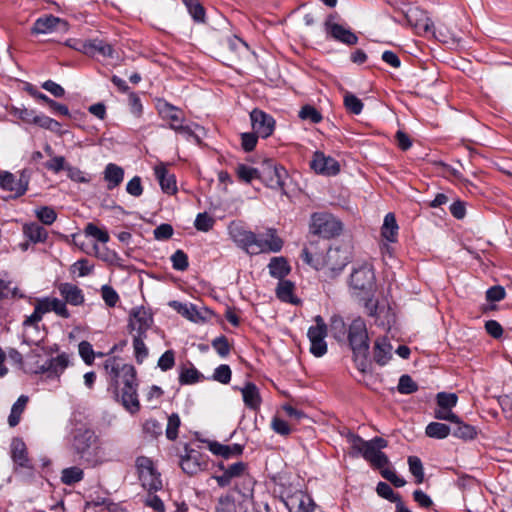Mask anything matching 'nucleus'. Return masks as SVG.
Wrapping results in <instances>:
<instances>
[{"mask_svg":"<svg viewBox=\"0 0 512 512\" xmlns=\"http://www.w3.org/2000/svg\"><path fill=\"white\" fill-rule=\"evenodd\" d=\"M69 365V356L61 353L54 358L48 359L44 364L39 366L34 373L46 374L47 378L59 379L61 374Z\"/></svg>","mask_w":512,"mask_h":512,"instance_id":"obj_15","label":"nucleus"},{"mask_svg":"<svg viewBox=\"0 0 512 512\" xmlns=\"http://www.w3.org/2000/svg\"><path fill=\"white\" fill-rule=\"evenodd\" d=\"M268 269L270 276L278 280H283L291 271L288 261L282 256L271 258Z\"/></svg>","mask_w":512,"mask_h":512,"instance_id":"obj_29","label":"nucleus"},{"mask_svg":"<svg viewBox=\"0 0 512 512\" xmlns=\"http://www.w3.org/2000/svg\"><path fill=\"white\" fill-rule=\"evenodd\" d=\"M215 512H236L234 497L230 494L221 496L219 498Z\"/></svg>","mask_w":512,"mask_h":512,"instance_id":"obj_58","label":"nucleus"},{"mask_svg":"<svg viewBox=\"0 0 512 512\" xmlns=\"http://www.w3.org/2000/svg\"><path fill=\"white\" fill-rule=\"evenodd\" d=\"M28 402V397L25 395H21L17 401L13 404L11 408L10 415L8 417V423L11 427H15L19 424L21 414L23 413L26 404Z\"/></svg>","mask_w":512,"mask_h":512,"instance_id":"obj_40","label":"nucleus"},{"mask_svg":"<svg viewBox=\"0 0 512 512\" xmlns=\"http://www.w3.org/2000/svg\"><path fill=\"white\" fill-rule=\"evenodd\" d=\"M153 324L152 314L144 307H136L132 309L128 329L132 337H147V331Z\"/></svg>","mask_w":512,"mask_h":512,"instance_id":"obj_10","label":"nucleus"},{"mask_svg":"<svg viewBox=\"0 0 512 512\" xmlns=\"http://www.w3.org/2000/svg\"><path fill=\"white\" fill-rule=\"evenodd\" d=\"M88 50L90 51L88 56L100 54L103 57L112 58L114 53L113 47L109 43L100 39L89 40Z\"/></svg>","mask_w":512,"mask_h":512,"instance_id":"obj_36","label":"nucleus"},{"mask_svg":"<svg viewBox=\"0 0 512 512\" xmlns=\"http://www.w3.org/2000/svg\"><path fill=\"white\" fill-rule=\"evenodd\" d=\"M437 406L452 409L456 406L458 397L455 393L440 392L437 394Z\"/></svg>","mask_w":512,"mask_h":512,"instance_id":"obj_59","label":"nucleus"},{"mask_svg":"<svg viewBox=\"0 0 512 512\" xmlns=\"http://www.w3.org/2000/svg\"><path fill=\"white\" fill-rule=\"evenodd\" d=\"M236 175L240 181L251 183L254 179H259V168L250 167L245 164H238Z\"/></svg>","mask_w":512,"mask_h":512,"instance_id":"obj_43","label":"nucleus"},{"mask_svg":"<svg viewBox=\"0 0 512 512\" xmlns=\"http://www.w3.org/2000/svg\"><path fill=\"white\" fill-rule=\"evenodd\" d=\"M348 264V257L339 249H330L326 255V262L323 266L324 275L333 279L337 277Z\"/></svg>","mask_w":512,"mask_h":512,"instance_id":"obj_12","label":"nucleus"},{"mask_svg":"<svg viewBox=\"0 0 512 512\" xmlns=\"http://www.w3.org/2000/svg\"><path fill=\"white\" fill-rule=\"evenodd\" d=\"M334 16L329 15L324 23V28L327 36L334 40L352 46L357 44L358 37L350 29L333 22Z\"/></svg>","mask_w":512,"mask_h":512,"instance_id":"obj_11","label":"nucleus"},{"mask_svg":"<svg viewBox=\"0 0 512 512\" xmlns=\"http://www.w3.org/2000/svg\"><path fill=\"white\" fill-rule=\"evenodd\" d=\"M103 175L104 180L107 182V188L112 190L122 183L124 178V170L117 164L109 163L106 165Z\"/></svg>","mask_w":512,"mask_h":512,"instance_id":"obj_28","label":"nucleus"},{"mask_svg":"<svg viewBox=\"0 0 512 512\" xmlns=\"http://www.w3.org/2000/svg\"><path fill=\"white\" fill-rule=\"evenodd\" d=\"M175 364V355L172 350L164 352L158 360V367L162 371H168L173 368Z\"/></svg>","mask_w":512,"mask_h":512,"instance_id":"obj_64","label":"nucleus"},{"mask_svg":"<svg viewBox=\"0 0 512 512\" xmlns=\"http://www.w3.org/2000/svg\"><path fill=\"white\" fill-rule=\"evenodd\" d=\"M315 325L308 329L307 336L309 340L325 339L328 333V326L322 316L314 317Z\"/></svg>","mask_w":512,"mask_h":512,"instance_id":"obj_38","label":"nucleus"},{"mask_svg":"<svg viewBox=\"0 0 512 512\" xmlns=\"http://www.w3.org/2000/svg\"><path fill=\"white\" fill-rule=\"evenodd\" d=\"M139 479L142 483V486L150 492H156L162 489V480L160 478V474L155 469L150 473L144 474Z\"/></svg>","mask_w":512,"mask_h":512,"instance_id":"obj_41","label":"nucleus"},{"mask_svg":"<svg viewBox=\"0 0 512 512\" xmlns=\"http://www.w3.org/2000/svg\"><path fill=\"white\" fill-rule=\"evenodd\" d=\"M147 337H133V349L136 362L142 364L148 356V348L144 343Z\"/></svg>","mask_w":512,"mask_h":512,"instance_id":"obj_47","label":"nucleus"},{"mask_svg":"<svg viewBox=\"0 0 512 512\" xmlns=\"http://www.w3.org/2000/svg\"><path fill=\"white\" fill-rule=\"evenodd\" d=\"M25 295L16 287L12 286V281L6 275L0 274V300L21 299Z\"/></svg>","mask_w":512,"mask_h":512,"instance_id":"obj_33","label":"nucleus"},{"mask_svg":"<svg viewBox=\"0 0 512 512\" xmlns=\"http://www.w3.org/2000/svg\"><path fill=\"white\" fill-rule=\"evenodd\" d=\"M350 287L354 291L368 294L375 287V274L371 265L364 263L355 267L350 275Z\"/></svg>","mask_w":512,"mask_h":512,"instance_id":"obj_8","label":"nucleus"},{"mask_svg":"<svg viewBox=\"0 0 512 512\" xmlns=\"http://www.w3.org/2000/svg\"><path fill=\"white\" fill-rule=\"evenodd\" d=\"M170 306L174 308L180 315L190 321L198 322L201 319L197 307L192 303L187 304L178 301H172Z\"/></svg>","mask_w":512,"mask_h":512,"instance_id":"obj_35","label":"nucleus"},{"mask_svg":"<svg viewBox=\"0 0 512 512\" xmlns=\"http://www.w3.org/2000/svg\"><path fill=\"white\" fill-rule=\"evenodd\" d=\"M11 458L20 467H29L27 448L21 438H14L11 442Z\"/></svg>","mask_w":512,"mask_h":512,"instance_id":"obj_27","label":"nucleus"},{"mask_svg":"<svg viewBox=\"0 0 512 512\" xmlns=\"http://www.w3.org/2000/svg\"><path fill=\"white\" fill-rule=\"evenodd\" d=\"M285 505L290 512H313L315 507L312 498L301 491L289 496Z\"/></svg>","mask_w":512,"mask_h":512,"instance_id":"obj_22","label":"nucleus"},{"mask_svg":"<svg viewBox=\"0 0 512 512\" xmlns=\"http://www.w3.org/2000/svg\"><path fill=\"white\" fill-rule=\"evenodd\" d=\"M101 296L105 304L109 307H115L119 301L118 293L113 287L109 285H103L101 287Z\"/></svg>","mask_w":512,"mask_h":512,"instance_id":"obj_55","label":"nucleus"},{"mask_svg":"<svg viewBox=\"0 0 512 512\" xmlns=\"http://www.w3.org/2000/svg\"><path fill=\"white\" fill-rule=\"evenodd\" d=\"M418 390V385L409 375H402L398 383V391L401 394H411Z\"/></svg>","mask_w":512,"mask_h":512,"instance_id":"obj_56","label":"nucleus"},{"mask_svg":"<svg viewBox=\"0 0 512 512\" xmlns=\"http://www.w3.org/2000/svg\"><path fill=\"white\" fill-rule=\"evenodd\" d=\"M78 351L85 364L91 365L94 362L95 353L88 341H81L78 345Z\"/></svg>","mask_w":512,"mask_h":512,"instance_id":"obj_54","label":"nucleus"},{"mask_svg":"<svg viewBox=\"0 0 512 512\" xmlns=\"http://www.w3.org/2000/svg\"><path fill=\"white\" fill-rule=\"evenodd\" d=\"M215 220L207 213H199L196 216L194 226L198 231L208 232L214 226Z\"/></svg>","mask_w":512,"mask_h":512,"instance_id":"obj_52","label":"nucleus"},{"mask_svg":"<svg viewBox=\"0 0 512 512\" xmlns=\"http://www.w3.org/2000/svg\"><path fill=\"white\" fill-rule=\"evenodd\" d=\"M212 347L221 357H226L230 353V345L225 336H219L212 341Z\"/></svg>","mask_w":512,"mask_h":512,"instance_id":"obj_63","label":"nucleus"},{"mask_svg":"<svg viewBox=\"0 0 512 512\" xmlns=\"http://www.w3.org/2000/svg\"><path fill=\"white\" fill-rule=\"evenodd\" d=\"M173 269L177 271H185L189 266L187 254L181 250H176L170 257Z\"/></svg>","mask_w":512,"mask_h":512,"instance_id":"obj_49","label":"nucleus"},{"mask_svg":"<svg viewBox=\"0 0 512 512\" xmlns=\"http://www.w3.org/2000/svg\"><path fill=\"white\" fill-rule=\"evenodd\" d=\"M57 288L59 294L67 304L80 306L84 303V293L77 285L69 282H63L60 283Z\"/></svg>","mask_w":512,"mask_h":512,"instance_id":"obj_23","label":"nucleus"},{"mask_svg":"<svg viewBox=\"0 0 512 512\" xmlns=\"http://www.w3.org/2000/svg\"><path fill=\"white\" fill-rule=\"evenodd\" d=\"M259 180L274 190H284L287 170L272 159H264L259 167Z\"/></svg>","mask_w":512,"mask_h":512,"instance_id":"obj_5","label":"nucleus"},{"mask_svg":"<svg viewBox=\"0 0 512 512\" xmlns=\"http://www.w3.org/2000/svg\"><path fill=\"white\" fill-rule=\"evenodd\" d=\"M240 392L242 394L243 402L247 408L253 411H257L260 408L262 398L258 387L254 383H246L242 388H240Z\"/></svg>","mask_w":512,"mask_h":512,"instance_id":"obj_24","label":"nucleus"},{"mask_svg":"<svg viewBox=\"0 0 512 512\" xmlns=\"http://www.w3.org/2000/svg\"><path fill=\"white\" fill-rule=\"evenodd\" d=\"M294 289L295 285L293 282L284 279L279 280L276 288V296L283 302L297 304L299 300L293 295Z\"/></svg>","mask_w":512,"mask_h":512,"instance_id":"obj_32","label":"nucleus"},{"mask_svg":"<svg viewBox=\"0 0 512 512\" xmlns=\"http://www.w3.org/2000/svg\"><path fill=\"white\" fill-rule=\"evenodd\" d=\"M68 27L69 25L67 21L53 15H47L45 17L38 18L34 22L32 27V33L48 34L54 31L66 32L68 31Z\"/></svg>","mask_w":512,"mask_h":512,"instance_id":"obj_16","label":"nucleus"},{"mask_svg":"<svg viewBox=\"0 0 512 512\" xmlns=\"http://www.w3.org/2000/svg\"><path fill=\"white\" fill-rule=\"evenodd\" d=\"M209 450L218 456L229 459L232 456H239L243 452V446L240 444L224 445L213 441L209 443Z\"/></svg>","mask_w":512,"mask_h":512,"instance_id":"obj_30","label":"nucleus"},{"mask_svg":"<svg viewBox=\"0 0 512 512\" xmlns=\"http://www.w3.org/2000/svg\"><path fill=\"white\" fill-rule=\"evenodd\" d=\"M155 176L160 184L162 191L166 194L172 195L176 193V180L174 175L168 173L166 167L161 164L154 168Z\"/></svg>","mask_w":512,"mask_h":512,"instance_id":"obj_25","label":"nucleus"},{"mask_svg":"<svg viewBox=\"0 0 512 512\" xmlns=\"http://www.w3.org/2000/svg\"><path fill=\"white\" fill-rule=\"evenodd\" d=\"M456 427L453 429L452 434L454 437L463 439V440H472L477 436L476 427L466 424L460 420L458 417V421H454Z\"/></svg>","mask_w":512,"mask_h":512,"instance_id":"obj_37","label":"nucleus"},{"mask_svg":"<svg viewBox=\"0 0 512 512\" xmlns=\"http://www.w3.org/2000/svg\"><path fill=\"white\" fill-rule=\"evenodd\" d=\"M220 469L223 473L221 475H214L213 478L220 487H227L234 479L241 478L245 475L247 471V464L242 461L233 463L228 467H224V465L221 464Z\"/></svg>","mask_w":512,"mask_h":512,"instance_id":"obj_20","label":"nucleus"},{"mask_svg":"<svg viewBox=\"0 0 512 512\" xmlns=\"http://www.w3.org/2000/svg\"><path fill=\"white\" fill-rule=\"evenodd\" d=\"M329 331L339 344H348L357 369L365 372L369 352V336L365 321L357 317L347 325L341 316L333 315L330 318Z\"/></svg>","mask_w":512,"mask_h":512,"instance_id":"obj_1","label":"nucleus"},{"mask_svg":"<svg viewBox=\"0 0 512 512\" xmlns=\"http://www.w3.org/2000/svg\"><path fill=\"white\" fill-rule=\"evenodd\" d=\"M187 7L189 14L196 22H204L205 10L198 0H181Z\"/></svg>","mask_w":512,"mask_h":512,"instance_id":"obj_44","label":"nucleus"},{"mask_svg":"<svg viewBox=\"0 0 512 512\" xmlns=\"http://www.w3.org/2000/svg\"><path fill=\"white\" fill-rule=\"evenodd\" d=\"M346 439L354 451L353 456L361 455L374 468H383L389 464L388 457L381 451L388 445L384 438L374 437L367 441L349 431L346 434Z\"/></svg>","mask_w":512,"mask_h":512,"instance_id":"obj_3","label":"nucleus"},{"mask_svg":"<svg viewBox=\"0 0 512 512\" xmlns=\"http://www.w3.org/2000/svg\"><path fill=\"white\" fill-rule=\"evenodd\" d=\"M49 312H52L51 297L37 299L33 313L27 316L22 323L23 334L27 341L37 342L40 340L38 338V334L40 333L39 325L43 315Z\"/></svg>","mask_w":512,"mask_h":512,"instance_id":"obj_4","label":"nucleus"},{"mask_svg":"<svg viewBox=\"0 0 512 512\" xmlns=\"http://www.w3.org/2000/svg\"><path fill=\"white\" fill-rule=\"evenodd\" d=\"M299 117L313 124L319 123L322 120L321 113L311 105H304L299 111Z\"/></svg>","mask_w":512,"mask_h":512,"instance_id":"obj_51","label":"nucleus"},{"mask_svg":"<svg viewBox=\"0 0 512 512\" xmlns=\"http://www.w3.org/2000/svg\"><path fill=\"white\" fill-rule=\"evenodd\" d=\"M31 172L27 169L19 171L18 174H13L8 171L0 172V188L2 190L11 192L12 198L23 196L29 186Z\"/></svg>","mask_w":512,"mask_h":512,"instance_id":"obj_7","label":"nucleus"},{"mask_svg":"<svg viewBox=\"0 0 512 512\" xmlns=\"http://www.w3.org/2000/svg\"><path fill=\"white\" fill-rule=\"evenodd\" d=\"M376 491L378 495L390 502L398 503L401 501V497L399 494L395 493L391 486L385 482H379L377 484Z\"/></svg>","mask_w":512,"mask_h":512,"instance_id":"obj_48","label":"nucleus"},{"mask_svg":"<svg viewBox=\"0 0 512 512\" xmlns=\"http://www.w3.org/2000/svg\"><path fill=\"white\" fill-rule=\"evenodd\" d=\"M311 168L318 174L334 176L340 171L339 162L331 156H326L320 151H316L311 161Z\"/></svg>","mask_w":512,"mask_h":512,"instance_id":"obj_17","label":"nucleus"},{"mask_svg":"<svg viewBox=\"0 0 512 512\" xmlns=\"http://www.w3.org/2000/svg\"><path fill=\"white\" fill-rule=\"evenodd\" d=\"M381 235L389 242H395L398 235V225L393 213H388L381 228Z\"/></svg>","mask_w":512,"mask_h":512,"instance_id":"obj_34","label":"nucleus"},{"mask_svg":"<svg viewBox=\"0 0 512 512\" xmlns=\"http://www.w3.org/2000/svg\"><path fill=\"white\" fill-rule=\"evenodd\" d=\"M344 106L352 114L358 115L363 110L362 101L354 94L347 92L344 95Z\"/></svg>","mask_w":512,"mask_h":512,"instance_id":"obj_50","label":"nucleus"},{"mask_svg":"<svg viewBox=\"0 0 512 512\" xmlns=\"http://www.w3.org/2000/svg\"><path fill=\"white\" fill-rule=\"evenodd\" d=\"M200 373L194 368H186L183 369L179 376V382L183 385L194 384L199 381Z\"/></svg>","mask_w":512,"mask_h":512,"instance_id":"obj_57","label":"nucleus"},{"mask_svg":"<svg viewBox=\"0 0 512 512\" xmlns=\"http://www.w3.org/2000/svg\"><path fill=\"white\" fill-rule=\"evenodd\" d=\"M23 234L33 243H43L48 237L46 229L35 222L24 224Z\"/></svg>","mask_w":512,"mask_h":512,"instance_id":"obj_31","label":"nucleus"},{"mask_svg":"<svg viewBox=\"0 0 512 512\" xmlns=\"http://www.w3.org/2000/svg\"><path fill=\"white\" fill-rule=\"evenodd\" d=\"M425 433L430 438L445 439L451 433V429L444 423L430 422L425 428Z\"/></svg>","mask_w":512,"mask_h":512,"instance_id":"obj_39","label":"nucleus"},{"mask_svg":"<svg viewBox=\"0 0 512 512\" xmlns=\"http://www.w3.org/2000/svg\"><path fill=\"white\" fill-rule=\"evenodd\" d=\"M231 369L226 364L219 365L213 373V380L222 383V384H228L231 380Z\"/></svg>","mask_w":512,"mask_h":512,"instance_id":"obj_60","label":"nucleus"},{"mask_svg":"<svg viewBox=\"0 0 512 512\" xmlns=\"http://www.w3.org/2000/svg\"><path fill=\"white\" fill-rule=\"evenodd\" d=\"M85 233L89 236L96 238L99 242L107 243L109 241V234L107 231L100 229L93 223H88L85 227Z\"/></svg>","mask_w":512,"mask_h":512,"instance_id":"obj_61","label":"nucleus"},{"mask_svg":"<svg viewBox=\"0 0 512 512\" xmlns=\"http://www.w3.org/2000/svg\"><path fill=\"white\" fill-rule=\"evenodd\" d=\"M283 247V240L277 235L273 228L267 229L264 233L256 234L252 245L251 255L261 253H277Z\"/></svg>","mask_w":512,"mask_h":512,"instance_id":"obj_9","label":"nucleus"},{"mask_svg":"<svg viewBox=\"0 0 512 512\" xmlns=\"http://www.w3.org/2000/svg\"><path fill=\"white\" fill-rule=\"evenodd\" d=\"M180 426V417L178 414L173 413L168 417L166 427V437L169 440H175L178 437V429Z\"/></svg>","mask_w":512,"mask_h":512,"instance_id":"obj_53","label":"nucleus"},{"mask_svg":"<svg viewBox=\"0 0 512 512\" xmlns=\"http://www.w3.org/2000/svg\"><path fill=\"white\" fill-rule=\"evenodd\" d=\"M408 465L409 471L416 479V483L421 484L424 481V469L421 459L417 456H409Z\"/></svg>","mask_w":512,"mask_h":512,"instance_id":"obj_46","label":"nucleus"},{"mask_svg":"<svg viewBox=\"0 0 512 512\" xmlns=\"http://www.w3.org/2000/svg\"><path fill=\"white\" fill-rule=\"evenodd\" d=\"M66 304L67 303L65 301H62L55 297H51L52 312H54L57 316L64 319H68L71 316Z\"/></svg>","mask_w":512,"mask_h":512,"instance_id":"obj_62","label":"nucleus"},{"mask_svg":"<svg viewBox=\"0 0 512 512\" xmlns=\"http://www.w3.org/2000/svg\"><path fill=\"white\" fill-rule=\"evenodd\" d=\"M251 124L254 132L262 137L267 138L272 135L275 127L273 117L262 110L254 109L250 113Z\"/></svg>","mask_w":512,"mask_h":512,"instance_id":"obj_14","label":"nucleus"},{"mask_svg":"<svg viewBox=\"0 0 512 512\" xmlns=\"http://www.w3.org/2000/svg\"><path fill=\"white\" fill-rule=\"evenodd\" d=\"M104 369L114 385L116 401L120 402L131 414L138 412L140 403L137 393L138 383L136 369L134 366L122 363L119 359L113 357L105 361Z\"/></svg>","mask_w":512,"mask_h":512,"instance_id":"obj_2","label":"nucleus"},{"mask_svg":"<svg viewBox=\"0 0 512 512\" xmlns=\"http://www.w3.org/2000/svg\"><path fill=\"white\" fill-rule=\"evenodd\" d=\"M186 454L181 457L180 466L184 473L193 476L203 471L207 466L206 457L195 449L186 447Z\"/></svg>","mask_w":512,"mask_h":512,"instance_id":"obj_13","label":"nucleus"},{"mask_svg":"<svg viewBox=\"0 0 512 512\" xmlns=\"http://www.w3.org/2000/svg\"><path fill=\"white\" fill-rule=\"evenodd\" d=\"M229 234L235 244L251 255L252 245L255 240V233L246 230L242 225L232 223L229 226Z\"/></svg>","mask_w":512,"mask_h":512,"instance_id":"obj_19","label":"nucleus"},{"mask_svg":"<svg viewBox=\"0 0 512 512\" xmlns=\"http://www.w3.org/2000/svg\"><path fill=\"white\" fill-rule=\"evenodd\" d=\"M35 215L44 225H52L57 219L56 211L50 206H41L35 209Z\"/></svg>","mask_w":512,"mask_h":512,"instance_id":"obj_45","label":"nucleus"},{"mask_svg":"<svg viewBox=\"0 0 512 512\" xmlns=\"http://www.w3.org/2000/svg\"><path fill=\"white\" fill-rule=\"evenodd\" d=\"M392 345L385 337L378 338L374 343L373 357L377 364L383 366L388 363L392 357Z\"/></svg>","mask_w":512,"mask_h":512,"instance_id":"obj_26","label":"nucleus"},{"mask_svg":"<svg viewBox=\"0 0 512 512\" xmlns=\"http://www.w3.org/2000/svg\"><path fill=\"white\" fill-rule=\"evenodd\" d=\"M84 477V472L77 466L68 467L61 472V481L65 485H73L80 482Z\"/></svg>","mask_w":512,"mask_h":512,"instance_id":"obj_42","label":"nucleus"},{"mask_svg":"<svg viewBox=\"0 0 512 512\" xmlns=\"http://www.w3.org/2000/svg\"><path fill=\"white\" fill-rule=\"evenodd\" d=\"M96 441L97 436L93 430L87 428L78 429L74 434L72 446L75 452L80 455L81 458H84L89 454L90 449L95 445Z\"/></svg>","mask_w":512,"mask_h":512,"instance_id":"obj_18","label":"nucleus"},{"mask_svg":"<svg viewBox=\"0 0 512 512\" xmlns=\"http://www.w3.org/2000/svg\"><path fill=\"white\" fill-rule=\"evenodd\" d=\"M342 231V223L332 214L314 213L311 216L310 232L323 238H332Z\"/></svg>","mask_w":512,"mask_h":512,"instance_id":"obj_6","label":"nucleus"},{"mask_svg":"<svg viewBox=\"0 0 512 512\" xmlns=\"http://www.w3.org/2000/svg\"><path fill=\"white\" fill-rule=\"evenodd\" d=\"M158 112L161 118L168 122V127L174 131L185 120L183 111L168 102H160L158 104Z\"/></svg>","mask_w":512,"mask_h":512,"instance_id":"obj_21","label":"nucleus"}]
</instances>
